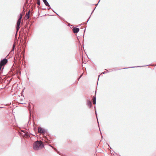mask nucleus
<instances>
[{
    "label": "nucleus",
    "mask_w": 156,
    "mask_h": 156,
    "mask_svg": "<svg viewBox=\"0 0 156 156\" xmlns=\"http://www.w3.org/2000/svg\"><path fill=\"white\" fill-rule=\"evenodd\" d=\"M33 148L35 150H38L44 147V145L41 141H37L35 142L33 145Z\"/></svg>",
    "instance_id": "1"
},
{
    "label": "nucleus",
    "mask_w": 156,
    "mask_h": 156,
    "mask_svg": "<svg viewBox=\"0 0 156 156\" xmlns=\"http://www.w3.org/2000/svg\"><path fill=\"white\" fill-rule=\"evenodd\" d=\"M22 16L23 15L22 14L20 13V15L19 18L17 20L16 27V30H17V31L19 30L20 28V25L22 18Z\"/></svg>",
    "instance_id": "2"
},
{
    "label": "nucleus",
    "mask_w": 156,
    "mask_h": 156,
    "mask_svg": "<svg viewBox=\"0 0 156 156\" xmlns=\"http://www.w3.org/2000/svg\"><path fill=\"white\" fill-rule=\"evenodd\" d=\"M38 131L39 133L42 134H44L47 132V130L41 127H39L38 128Z\"/></svg>",
    "instance_id": "3"
},
{
    "label": "nucleus",
    "mask_w": 156,
    "mask_h": 156,
    "mask_svg": "<svg viewBox=\"0 0 156 156\" xmlns=\"http://www.w3.org/2000/svg\"><path fill=\"white\" fill-rule=\"evenodd\" d=\"M8 60L6 58H5L2 60L0 61V65L1 66L5 65L8 62Z\"/></svg>",
    "instance_id": "4"
},
{
    "label": "nucleus",
    "mask_w": 156,
    "mask_h": 156,
    "mask_svg": "<svg viewBox=\"0 0 156 156\" xmlns=\"http://www.w3.org/2000/svg\"><path fill=\"white\" fill-rule=\"evenodd\" d=\"M97 89V88H96L95 92V95L94 96H93V100H92V102L95 105L96 104V90Z\"/></svg>",
    "instance_id": "5"
},
{
    "label": "nucleus",
    "mask_w": 156,
    "mask_h": 156,
    "mask_svg": "<svg viewBox=\"0 0 156 156\" xmlns=\"http://www.w3.org/2000/svg\"><path fill=\"white\" fill-rule=\"evenodd\" d=\"M21 131L24 133V134H23L22 135L25 138H28L29 136V135L27 132L25 133V131L23 130H22Z\"/></svg>",
    "instance_id": "6"
},
{
    "label": "nucleus",
    "mask_w": 156,
    "mask_h": 156,
    "mask_svg": "<svg viewBox=\"0 0 156 156\" xmlns=\"http://www.w3.org/2000/svg\"><path fill=\"white\" fill-rule=\"evenodd\" d=\"M80 29L77 27H74L73 28V31L74 34L78 33Z\"/></svg>",
    "instance_id": "7"
},
{
    "label": "nucleus",
    "mask_w": 156,
    "mask_h": 156,
    "mask_svg": "<svg viewBox=\"0 0 156 156\" xmlns=\"http://www.w3.org/2000/svg\"><path fill=\"white\" fill-rule=\"evenodd\" d=\"M87 105H88L90 108H91L92 106V103L90 100H87Z\"/></svg>",
    "instance_id": "8"
},
{
    "label": "nucleus",
    "mask_w": 156,
    "mask_h": 156,
    "mask_svg": "<svg viewBox=\"0 0 156 156\" xmlns=\"http://www.w3.org/2000/svg\"><path fill=\"white\" fill-rule=\"evenodd\" d=\"M44 3L45 5L49 7H50V5L47 1V0H42Z\"/></svg>",
    "instance_id": "9"
},
{
    "label": "nucleus",
    "mask_w": 156,
    "mask_h": 156,
    "mask_svg": "<svg viewBox=\"0 0 156 156\" xmlns=\"http://www.w3.org/2000/svg\"><path fill=\"white\" fill-rule=\"evenodd\" d=\"M30 10H29L28 12L26 14V16L27 19L30 18Z\"/></svg>",
    "instance_id": "10"
},
{
    "label": "nucleus",
    "mask_w": 156,
    "mask_h": 156,
    "mask_svg": "<svg viewBox=\"0 0 156 156\" xmlns=\"http://www.w3.org/2000/svg\"><path fill=\"white\" fill-rule=\"evenodd\" d=\"M94 108L95 112L96 117V118H97V121H98V125H99V122H98V116H97V112H96V106H95Z\"/></svg>",
    "instance_id": "11"
},
{
    "label": "nucleus",
    "mask_w": 156,
    "mask_h": 156,
    "mask_svg": "<svg viewBox=\"0 0 156 156\" xmlns=\"http://www.w3.org/2000/svg\"><path fill=\"white\" fill-rule=\"evenodd\" d=\"M96 7H95V8H94V9L93 10V11H92V12H91V13L90 15V16L89 18H88V19L87 20V21L86 22V23H85V24H87V22H88V21L89 20V19H90V17L91 16V14H92V13L94 11V10H95V9L96 8Z\"/></svg>",
    "instance_id": "12"
},
{
    "label": "nucleus",
    "mask_w": 156,
    "mask_h": 156,
    "mask_svg": "<svg viewBox=\"0 0 156 156\" xmlns=\"http://www.w3.org/2000/svg\"><path fill=\"white\" fill-rule=\"evenodd\" d=\"M15 44H14L12 45V49L11 51V52L14 51V49H15Z\"/></svg>",
    "instance_id": "13"
},
{
    "label": "nucleus",
    "mask_w": 156,
    "mask_h": 156,
    "mask_svg": "<svg viewBox=\"0 0 156 156\" xmlns=\"http://www.w3.org/2000/svg\"><path fill=\"white\" fill-rule=\"evenodd\" d=\"M135 66V67H127V68H123L122 69H129V68H134V67H141V66Z\"/></svg>",
    "instance_id": "14"
},
{
    "label": "nucleus",
    "mask_w": 156,
    "mask_h": 156,
    "mask_svg": "<svg viewBox=\"0 0 156 156\" xmlns=\"http://www.w3.org/2000/svg\"><path fill=\"white\" fill-rule=\"evenodd\" d=\"M37 0V4L38 5H40V0Z\"/></svg>",
    "instance_id": "15"
},
{
    "label": "nucleus",
    "mask_w": 156,
    "mask_h": 156,
    "mask_svg": "<svg viewBox=\"0 0 156 156\" xmlns=\"http://www.w3.org/2000/svg\"><path fill=\"white\" fill-rule=\"evenodd\" d=\"M49 146H50V147H51L54 150H55V151H56L58 153V152L57 151V150L56 149L54 148L51 145H49Z\"/></svg>",
    "instance_id": "16"
},
{
    "label": "nucleus",
    "mask_w": 156,
    "mask_h": 156,
    "mask_svg": "<svg viewBox=\"0 0 156 156\" xmlns=\"http://www.w3.org/2000/svg\"><path fill=\"white\" fill-rule=\"evenodd\" d=\"M105 70H106L107 71V72L108 73L110 72H111L112 71H113V70H112L111 69H109V71L108 70H107L106 69H105Z\"/></svg>",
    "instance_id": "17"
},
{
    "label": "nucleus",
    "mask_w": 156,
    "mask_h": 156,
    "mask_svg": "<svg viewBox=\"0 0 156 156\" xmlns=\"http://www.w3.org/2000/svg\"><path fill=\"white\" fill-rule=\"evenodd\" d=\"M99 130L100 131V133H101V137H102V133H101V131L100 127H99Z\"/></svg>",
    "instance_id": "18"
},
{
    "label": "nucleus",
    "mask_w": 156,
    "mask_h": 156,
    "mask_svg": "<svg viewBox=\"0 0 156 156\" xmlns=\"http://www.w3.org/2000/svg\"><path fill=\"white\" fill-rule=\"evenodd\" d=\"M108 73V72H103L101 74H105V73Z\"/></svg>",
    "instance_id": "19"
},
{
    "label": "nucleus",
    "mask_w": 156,
    "mask_h": 156,
    "mask_svg": "<svg viewBox=\"0 0 156 156\" xmlns=\"http://www.w3.org/2000/svg\"><path fill=\"white\" fill-rule=\"evenodd\" d=\"M82 76V74H81V75L80 76V77H79V78H78V80H79L80 79L81 77V76Z\"/></svg>",
    "instance_id": "20"
},
{
    "label": "nucleus",
    "mask_w": 156,
    "mask_h": 156,
    "mask_svg": "<svg viewBox=\"0 0 156 156\" xmlns=\"http://www.w3.org/2000/svg\"><path fill=\"white\" fill-rule=\"evenodd\" d=\"M28 108L29 109V108L30 109V105H29V106H28Z\"/></svg>",
    "instance_id": "21"
},
{
    "label": "nucleus",
    "mask_w": 156,
    "mask_h": 156,
    "mask_svg": "<svg viewBox=\"0 0 156 156\" xmlns=\"http://www.w3.org/2000/svg\"><path fill=\"white\" fill-rule=\"evenodd\" d=\"M42 10H46V8H42Z\"/></svg>",
    "instance_id": "22"
},
{
    "label": "nucleus",
    "mask_w": 156,
    "mask_h": 156,
    "mask_svg": "<svg viewBox=\"0 0 156 156\" xmlns=\"http://www.w3.org/2000/svg\"><path fill=\"white\" fill-rule=\"evenodd\" d=\"M18 31H17L16 30V33L15 34V36H17V32H18Z\"/></svg>",
    "instance_id": "23"
},
{
    "label": "nucleus",
    "mask_w": 156,
    "mask_h": 156,
    "mask_svg": "<svg viewBox=\"0 0 156 156\" xmlns=\"http://www.w3.org/2000/svg\"><path fill=\"white\" fill-rule=\"evenodd\" d=\"M49 7V8L48 9V10H49L51 9L50 6Z\"/></svg>",
    "instance_id": "24"
},
{
    "label": "nucleus",
    "mask_w": 156,
    "mask_h": 156,
    "mask_svg": "<svg viewBox=\"0 0 156 156\" xmlns=\"http://www.w3.org/2000/svg\"><path fill=\"white\" fill-rule=\"evenodd\" d=\"M28 2V0H27V1L26 0V3H27Z\"/></svg>",
    "instance_id": "25"
},
{
    "label": "nucleus",
    "mask_w": 156,
    "mask_h": 156,
    "mask_svg": "<svg viewBox=\"0 0 156 156\" xmlns=\"http://www.w3.org/2000/svg\"><path fill=\"white\" fill-rule=\"evenodd\" d=\"M85 30H86V29H84V31L83 35H84V33H85Z\"/></svg>",
    "instance_id": "26"
},
{
    "label": "nucleus",
    "mask_w": 156,
    "mask_h": 156,
    "mask_svg": "<svg viewBox=\"0 0 156 156\" xmlns=\"http://www.w3.org/2000/svg\"><path fill=\"white\" fill-rule=\"evenodd\" d=\"M23 99H21L20 100L21 101H23Z\"/></svg>",
    "instance_id": "27"
},
{
    "label": "nucleus",
    "mask_w": 156,
    "mask_h": 156,
    "mask_svg": "<svg viewBox=\"0 0 156 156\" xmlns=\"http://www.w3.org/2000/svg\"><path fill=\"white\" fill-rule=\"evenodd\" d=\"M99 2H98V3L97 4H96L95 5H96V6H97V5H98V3H99Z\"/></svg>",
    "instance_id": "28"
},
{
    "label": "nucleus",
    "mask_w": 156,
    "mask_h": 156,
    "mask_svg": "<svg viewBox=\"0 0 156 156\" xmlns=\"http://www.w3.org/2000/svg\"><path fill=\"white\" fill-rule=\"evenodd\" d=\"M45 138H46L47 140H48V139H47V137L46 136H45Z\"/></svg>",
    "instance_id": "29"
},
{
    "label": "nucleus",
    "mask_w": 156,
    "mask_h": 156,
    "mask_svg": "<svg viewBox=\"0 0 156 156\" xmlns=\"http://www.w3.org/2000/svg\"><path fill=\"white\" fill-rule=\"evenodd\" d=\"M100 76V75H98V80H99V77Z\"/></svg>",
    "instance_id": "30"
},
{
    "label": "nucleus",
    "mask_w": 156,
    "mask_h": 156,
    "mask_svg": "<svg viewBox=\"0 0 156 156\" xmlns=\"http://www.w3.org/2000/svg\"><path fill=\"white\" fill-rule=\"evenodd\" d=\"M53 10V11L54 12H55V13H56V12H55V11H54V10Z\"/></svg>",
    "instance_id": "31"
},
{
    "label": "nucleus",
    "mask_w": 156,
    "mask_h": 156,
    "mask_svg": "<svg viewBox=\"0 0 156 156\" xmlns=\"http://www.w3.org/2000/svg\"><path fill=\"white\" fill-rule=\"evenodd\" d=\"M37 7H38V8H39V6H37Z\"/></svg>",
    "instance_id": "32"
},
{
    "label": "nucleus",
    "mask_w": 156,
    "mask_h": 156,
    "mask_svg": "<svg viewBox=\"0 0 156 156\" xmlns=\"http://www.w3.org/2000/svg\"><path fill=\"white\" fill-rule=\"evenodd\" d=\"M100 0H99V2H100Z\"/></svg>",
    "instance_id": "33"
},
{
    "label": "nucleus",
    "mask_w": 156,
    "mask_h": 156,
    "mask_svg": "<svg viewBox=\"0 0 156 156\" xmlns=\"http://www.w3.org/2000/svg\"><path fill=\"white\" fill-rule=\"evenodd\" d=\"M20 104H23L21 102H20Z\"/></svg>",
    "instance_id": "34"
},
{
    "label": "nucleus",
    "mask_w": 156,
    "mask_h": 156,
    "mask_svg": "<svg viewBox=\"0 0 156 156\" xmlns=\"http://www.w3.org/2000/svg\"><path fill=\"white\" fill-rule=\"evenodd\" d=\"M27 0H26V1H27Z\"/></svg>",
    "instance_id": "35"
}]
</instances>
